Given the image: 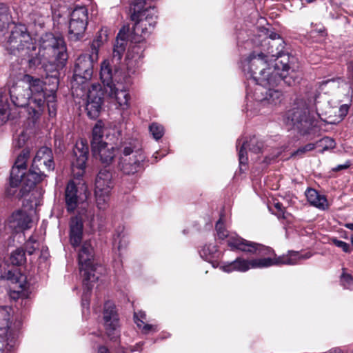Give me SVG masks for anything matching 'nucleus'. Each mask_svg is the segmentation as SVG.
<instances>
[{
	"label": "nucleus",
	"instance_id": "nucleus-20",
	"mask_svg": "<svg viewBox=\"0 0 353 353\" xmlns=\"http://www.w3.org/2000/svg\"><path fill=\"white\" fill-rule=\"evenodd\" d=\"M104 326L106 334L112 339L116 336L117 330L119 328V317L114 304L107 301L103 310Z\"/></svg>",
	"mask_w": 353,
	"mask_h": 353
},
{
	"label": "nucleus",
	"instance_id": "nucleus-5",
	"mask_svg": "<svg viewBox=\"0 0 353 353\" xmlns=\"http://www.w3.org/2000/svg\"><path fill=\"white\" fill-rule=\"evenodd\" d=\"M100 77L105 86V92L115 101L118 108L126 110L129 107L130 95L124 83H128V78L123 72L115 68L114 72L109 61L101 63Z\"/></svg>",
	"mask_w": 353,
	"mask_h": 353
},
{
	"label": "nucleus",
	"instance_id": "nucleus-40",
	"mask_svg": "<svg viewBox=\"0 0 353 353\" xmlns=\"http://www.w3.org/2000/svg\"><path fill=\"white\" fill-rule=\"evenodd\" d=\"M149 129L153 137L157 140L163 135V128L161 125L154 123L150 125Z\"/></svg>",
	"mask_w": 353,
	"mask_h": 353
},
{
	"label": "nucleus",
	"instance_id": "nucleus-52",
	"mask_svg": "<svg viewBox=\"0 0 353 353\" xmlns=\"http://www.w3.org/2000/svg\"><path fill=\"white\" fill-rule=\"evenodd\" d=\"M98 353H110V352L106 347L100 346L98 350Z\"/></svg>",
	"mask_w": 353,
	"mask_h": 353
},
{
	"label": "nucleus",
	"instance_id": "nucleus-2",
	"mask_svg": "<svg viewBox=\"0 0 353 353\" xmlns=\"http://www.w3.org/2000/svg\"><path fill=\"white\" fill-rule=\"evenodd\" d=\"M39 47L35 44L32 59L29 60V70H35L44 62L54 63L63 66L68 59L66 46L61 36L46 33L39 39Z\"/></svg>",
	"mask_w": 353,
	"mask_h": 353
},
{
	"label": "nucleus",
	"instance_id": "nucleus-17",
	"mask_svg": "<svg viewBox=\"0 0 353 353\" xmlns=\"http://www.w3.org/2000/svg\"><path fill=\"white\" fill-rule=\"evenodd\" d=\"M88 145L85 141L80 140L76 143L71 160L72 169L74 175L81 176L83 174L88 157Z\"/></svg>",
	"mask_w": 353,
	"mask_h": 353
},
{
	"label": "nucleus",
	"instance_id": "nucleus-51",
	"mask_svg": "<svg viewBox=\"0 0 353 353\" xmlns=\"http://www.w3.org/2000/svg\"><path fill=\"white\" fill-rule=\"evenodd\" d=\"M207 251H209V254H211L214 252H216V249L215 248L214 246H213L212 249V251H210V247L204 246L203 250H202L203 253L206 255L207 254Z\"/></svg>",
	"mask_w": 353,
	"mask_h": 353
},
{
	"label": "nucleus",
	"instance_id": "nucleus-56",
	"mask_svg": "<svg viewBox=\"0 0 353 353\" xmlns=\"http://www.w3.org/2000/svg\"><path fill=\"white\" fill-rule=\"evenodd\" d=\"M271 159H272L271 158H269V157H266L265 158V162L266 163H269L270 162Z\"/></svg>",
	"mask_w": 353,
	"mask_h": 353
},
{
	"label": "nucleus",
	"instance_id": "nucleus-49",
	"mask_svg": "<svg viewBox=\"0 0 353 353\" xmlns=\"http://www.w3.org/2000/svg\"><path fill=\"white\" fill-rule=\"evenodd\" d=\"M352 280V276L348 274L343 273L341 276V282L343 283L345 282L347 284H349V283H350Z\"/></svg>",
	"mask_w": 353,
	"mask_h": 353
},
{
	"label": "nucleus",
	"instance_id": "nucleus-55",
	"mask_svg": "<svg viewBox=\"0 0 353 353\" xmlns=\"http://www.w3.org/2000/svg\"><path fill=\"white\" fill-rule=\"evenodd\" d=\"M345 226L346 228L353 231V223H347Z\"/></svg>",
	"mask_w": 353,
	"mask_h": 353
},
{
	"label": "nucleus",
	"instance_id": "nucleus-4",
	"mask_svg": "<svg viewBox=\"0 0 353 353\" xmlns=\"http://www.w3.org/2000/svg\"><path fill=\"white\" fill-rule=\"evenodd\" d=\"M259 255V254H257ZM262 258L252 259L246 260L243 258H236L231 263H228L222 266V269L225 272L233 271L246 272L250 269L264 268L272 265H295L300 259L310 258V254H300L297 252H289L288 255L276 256L273 251L269 255L260 254Z\"/></svg>",
	"mask_w": 353,
	"mask_h": 353
},
{
	"label": "nucleus",
	"instance_id": "nucleus-42",
	"mask_svg": "<svg viewBox=\"0 0 353 353\" xmlns=\"http://www.w3.org/2000/svg\"><path fill=\"white\" fill-rule=\"evenodd\" d=\"M316 148L314 143H308L303 147H301L293 152L292 156H298L301 157L305 153L313 150Z\"/></svg>",
	"mask_w": 353,
	"mask_h": 353
},
{
	"label": "nucleus",
	"instance_id": "nucleus-6",
	"mask_svg": "<svg viewBox=\"0 0 353 353\" xmlns=\"http://www.w3.org/2000/svg\"><path fill=\"white\" fill-rule=\"evenodd\" d=\"M131 5V19L135 21L132 27L134 43H139L151 32L157 23V15L154 8H144L145 0H129Z\"/></svg>",
	"mask_w": 353,
	"mask_h": 353
},
{
	"label": "nucleus",
	"instance_id": "nucleus-30",
	"mask_svg": "<svg viewBox=\"0 0 353 353\" xmlns=\"http://www.w3.org/2000/svg\"><path fill=\"white\" fill-rule=\"evenodd\" d=\"M305 196L311 205L323 210L327 207L325 197L320 195L314 189L308 188L305 192Z\"/></svg>",
	"mask_w": 353,
	"mask_h": 353
},
{
	"label": "nucleus",
	"instance_id": "nucleus-43",
	"mask_svg": "<svg viewBox=\"0 0 353 353\" xmlns=\"http://www.w3.org/2000/svg\"><path fill=\"white\" fill-rule=\"evenodd\" d=\"M39 243L37 241L34 240L32 238H30V239L25 243V250L26 252L31 255L32 254L36 249L38 248Z\"/></svg>",
	"mask_w": 353,
	"mask_h": 353
},
{
	"label": "nucleus",
	"instance_id": "nucleus-48",
	"mask_svg": "<svg viewBox=\"0 0 353 353\" xmlns=\"http://www.w3.org/2000/svg\"><path fill=\"white\" fill-rule=\"evenodd\" d=\"M350 164L349 162H346L344 164L339 165L336 167L332 168V170L334 172H338L342 170H345L350 167Z\"/></svg>",
	"mask_w": 353,
	"mask_h": 353
},
{
	"label": "nucleus",
	"instance_id": "nucleus-16",
	"mask_svg": "<svg viewBox=\"0 0 353 353\" xmlns=\"http://www.w3.org/2000/svg\"><path fill=\"white\" fill-rule=\"evenodd\" d=\"M88 198L87 188L83 185L78 186L74 181H70L65 190V202L67 210L74 212L79 204H84Z\"/></svg>",
	"mask_w": 353,
	"mask_h": 353
},
{
	"label": "nucleus",
	"instance_id": "nucleus-19",
	"mask_svg": "<svg viewBox=\"0 0 353 353\" xmlns=\"http://www.w3.org/2000/svg\"><path fill=\"white\" fill-rule=\"evenodd\" d=\"M10 97L13 104L17 107H27L28 114L32 118V110L31 109L32 97L30 90L19 81L12 85L9 91Z\"/></svg>",
	"mask_w": 353,
	"mask_h": 353
},
{
	"label": "nucleus",
	"instance_id": "nucleus-35",
	"mask_svg": "<svg viewBox=\"0 0 353 353\" xmlns=\"http://www.w3.org/2000/svg\"><path fill=\"white\" fill-rule=\"evenodd\" d=\"M349 111V105L347 104H344L341 105L339 109L338 110L339 114L335 115L334 117L330 115L326 119H321V120L324 121L325 122L330 124H336L341 122L344 117L347 115Z\"/></svg>",
	"mask_w": 353,
	"mask_h": 353
},
{
	"label": "nucleus",
	"instance_id": "nucleus-37",
	"mask_svg": "<svg viewBox=\"0 0 353 353\" xmlns=\"http://www.w3.org/2000/svg\"><path fill=\"white\" fill-rule=\"evenodd\" d=\"M10 18L8 7L3 3H0V30L10 23Z\"/></svg>",
	"mask_w": 353,
	"mask_h": 353
},
{
	"label": "nucleus",
	"instance_id": "nucleus-31",
	"mask_svg": "<svg viewBox=\"0 0 353 353\" xmlns=\"http://www.w3.org/2000/svg\"><path fill=\"white\" fill-rule=\"evenodd\" d=\"M11 308L7 306L0 307V330L6 334H8L10 329L11 323L10 320Z\"/></svg>",
	"mask_w": 353,
	"mask_h": 353
},
{
	"label": "nucleus",
	"instance_id": "nucleus-32",
	"mask_svg": "<svg viewBox=\"0 0 353 353\" xmlns=\"http://www.w3.org/2000/svg\"><path fill=\"white\" fill-rule=\"evenodd\" d=\"M103 123L101 121H97L94 126L91 141L92 148H97L98 145L105 143L103 141Z\"/></svg>",
	"mask_w": 353,
	"mask_h": 353
},
{
	"label": "nucleus",
	"instance_id": "nucleus-23",
	"mask_svg": "<svg viewBox=\"0 0 353 353\" xmlns=\"http://www.w3.org/2000/svg\"><path fill=\"white\" fill-rule=\"evenodd\" d=\"M32 219L27 212L22 210L14 212L7 221V226L14 232L29 229Z\"/></svg>",
	"mask_w": 353,
	"mask_h": 353
},
{
	"label": "nucleus",
	"instance_id": "nucleus-10",
	"mask_svg": "<svg viewBox=\"0 0 353 353\" xmlns=\"http://www.w3.org/2000/svg\"><path fill=\"white\" fill-rule=\"evenodd\" d=\"M22 83L30 90L32 97L31 109L32 110V119L39 117L44 110L46 102L45 83L39 78L25 74L21 80Z\"/></svg>",
	"mask_w": 353,
	"mask_h": 353
},
{
	"label": "nucleus",
	"instance_id": "nucleus-36",
	"mask_svg": "<svg viewBox=\"0 0 353 353\" xmlns=\"http://www.w3.org/2000/svg\"><path fill=\"white\" fill-rule=\"evenodd\" d=\"M141 54V48L137 45H132L128 50L126 59L131 61V65H133L132 62L137 63L140 59Z\"/></svg>",
	"mask_w": 353,
	"mask_h": 353
},
{
	"label": "nucleus",
	"instance_id": "nucleus-24",
	"mask_svg": "<svg viewBox=\"0 0 353 353\" xmlns=\"http://www.w3.org/2000/svg\"><path fill=\"white\" fill-rule=\"evenodd\" d=\"M30 157L28 150H23L18 156L10 172V185L11 188L17 187L19 185L20 179L23 175L26 169V162Z\"/></svg>",
	"mask_w": 353,
	"mask_h": 353
},
{
	"label": "nucleus",
	"instance_id": "nucleus-34",
	"mask_svg": "<svg viewBox=\"0 0 353 353\" xmlns=\"http://www.w3.org/2000/svg\"><path fill=\"white\" fill-rule=\"evenodd\" d=\"M134 321L137 325L142 329V332L145 334H148L150 331H155L156 327L154 325L150 324H145L144 321L146 319V314L143 312H139L134 313Z\"/></svg>",
	"mask_w": 353,
	"mask_h": 353
},
{
	"label": "nucleus",
	"instance_id": "nucleus-14",
	"mask_svg": "<svg viewBox=\"0 0 353 353\" xmlns=\"http://www.w3.org/2000/svg\"><path fill=\"white\" fill-rule=\"evenodd\" d=\"M88 13L85 7H77L70 14L69 38L73 41L81 39L88 25Z\"/></svg>",
	"mask_w": 353,
	"mask_h": 353
},
{
	"label": "nucleus",
	"instance_id": "nucleus-1",
	"mask_svg": "<svg viewBox=\"0 0 353 353\" xmlns=\"http://www.w3.org/2000/svg\"><path fill=\"white\" fill-rule=\"evenodd\" d=\"M263 52H253L243 65V71L248 79L256 83L253 97L263 105H276L282 101V92L274 88L281 81L289 86L294 85L301 78L300 72L292 68L291 63L274 60V63L268 60Z\"/></svg>",
	"mask_w": 353,
	"mask_h": 353
},
{
	"label": "nucleus",
	"instance_id": "nucleus-44",
	"mask_svg": "<svg viewBox=\"0 0 353 353\" xmlns=\"http://www.w3.org/2000/svg\"><path fill=\"white\" fill-rule=\"evenodd\" d=\"M274 208L276 209L277 212L276 215L279 219H286L285 215V208L283 206L282 203L279 202H276L274 204Z\"/></svg>",
	"mask_w": 353,
	"mask_h": 353
},
{
	"label": "nucleus",
	"instance_id": "nucleus-18",
	"mask_svg": "<svg viewBox=\"0 0 353 353\" xmlns=\"http://www.w3.org/2000/svg\"><path fill=\"white\" fill-rule=\"evenodd\" d=\"M103 92L99 84H93L88 90L85 110L88 116L96 119L101 110Z\"/></svg>",
	"mask_w": 353,
	"mask_h": 353
},
{
	"label": "nucleus",
	"instance_id": "nucleus-38",
	"mask_svg": "<svg viewBox=\"0 0 353 353\" xmlns=\"http://www.w3.org/2000/svg\"><path fill=\"white\" fill-rule=\"evenodd\" d=\"M26 261L25 251L18 248L14 251L10 256V262L14 265H21Z\"/></svg>",
	"mask_w": 353,
	"mask_h": 353
},
{
	"label": "nucleus",
	"instance_id": "nucleus-26",
	"mask_svg": "<svg viewBox=\"0 0 353 353\" xmlns=\"http://www.w3.org/2000/svg\"><path fill=\"white\" fill-rule=\"evenodd\" d=\"M83 222L81 218L78 216H74L71 219L70 224V241L71 245L74 248L80 246L78 252H79L80 249L81 248L82 245L85 242H90L91 246H92L91 241L90 240L83 241V243L81 245L83 236ZM92 248V250H94L93 247ZM93 254H94V252Z\"/></svg>",
	"mask_w": 353,
	"mask_h": 353
},
{
	"label": "nucleus",
	"instance_id": "nucleus-33",
	"mask_svg": "<svg viewBox=\"0 0 353 353\" xmlns=\"http://www.w3.org/2000/svg\"><path fill=\"white\" fill-rule=\"evenodd\" d=\"M10 105L6 93H0V125L6 123L10 118Z\"/></svg>",
	"mask_w": 353,
	"mask_h": 353
},
{
	"label": "nucleus",
	"instance_id": "nucleus-21",
	"mask_svg": "<svg viewBox=\"0 0 353 353\" xmlns=\"http://www.w3.org/2000/svg\"><path fill=\"white\" fill-rule=\"evenodd\" d=\"M6 278L11 282L10 297L16 299L26 296L27 288L26 277L17 270H9L6 274Z\"/></svg>",
	"mask_w": 353,
	"mask_h": 353
},
{
	"label": "nucleus",
	"instance_id": "nucleus-47",
	"mask_svg": "<svg viewBox=\"0 0 353 353\" xmlns=\"http://www.w3.org/2000/svg\"><path fill=\"white\" fill-rule=\"evenodd\" d=\"M6 341L4 338L0 335V353H10L8 350H5Z\"/></svg>",
	"mask_w": 353,
	"mask_h": 353
},
{
	"label": "nucleus",
	"instance_id": "nucleus-57",
	"mask_svg": "<svg viewBox=\"0 0 353 353\" xmlns=\"http://www.w3.org/2000/svg\"><path fill=\"white\" fill-rule=\"evenodd\" d=\"M352 243L353 244V236L351 238Z\"/></svg>",
	"mask_w": 353,
	"mask_h": 353
},
{
	"label": "nucleus",
	"instance_id": "nucleus-39",
	"mask_svg": "<svg viewBox=\"0 0 353 353\" xmlns=\"http://www.w3.org/2000/svg\"><path fill=\"white\" fill-rule=\"evenodd\" d=\"M46 101L48 108L49 115L50 117L55 116L57 108L55 104L56 97L54 93L52 92L51 94H49L47 97H46Z\"/></svg>",
	"mask_w": 353,
	"mask_h": 353
},
{
	"label": "nucleus",
	"instance_id": "nucleus-53",
	"mask_svg": "<svg viewBox=\"0 0 353 353\" xmlns=\"http://www.w3.org/2000/svg\"><path fill=\"white\" fill-rule=\"evenodd\" d=\"M117 239H119V245H118V249L120 250L121 249V239H119V235L117 237V238H114V243H117Z\"/></svg>",
	"mask_w": 353,
	"mask_h": 353
},
{
	"label": "nucleus",
	"instance_id": "nucleus-27",
	"mask_svg": "<svg viewBox=\"0 0 353 353\" xmlns=\"http://www.w3.org/2000/svg\"><path fill=\"white\" fill-rule=\"evenodd\" d=\"M263 148V143L259 141L255 137L250 138L249 141L243 142L239 151V159L241 165H246L248 161L247 156V149L250 152L257 154L261 152Z\"/></svg>",
	"mask_w": 353,
	"mask_h": 353
},
{
	"label": "nucleus",
	"instance_id": "nucleus-45",
	"mask_svg": "<svg viewBox=\"0 0 353 353\" xmlns=\"http://www.w3.org/2000/svg\"><path fill=\"white\" fill-rule=\"evenodd\" d=\"M332 242L336 246L341 248L345 252H350V246L347 243L342 241L341 240H338L336 239H334L332 240Z\"/></svg>",
	"mask_w": 353,
	"mask_h": 353
},
{
	"label": "nucleus",
	"instance_id": "nucleus-29",
	"mask_svg": "<svg viewBox=\"0 0 353 353\" xmlns=\"http://www.w3.org/2000/svg\"><path fill=\"white\" fill-rule=\"evenodd\" d=\"M127 45V36L125 32L121 30L117 37L115 43L114 45L112 57L113 60L119 63L125 52Z\"/></svg>",
	"mask_w": 353,
	"mask_h": 353
},
{
	"label": "nucleus",
	"instance_id": "nucleus-25",
	"mask_svg": "<svg viewBox=\"0 0 353 353\" xmlns=\"http://www.w3.org/2000/svg\"><path fill=\"white\" fill-rule=\"evenodd\" d=\"M46 176L43 173V170H39L34 169L33 166L31 167L28 173L23 172L22 178L20 179L19 184L23 185V188L20 190L21 196H23L27 192H28L31 188L43 180Z\"/></svg>",
	"mask_w": 353,
	"mask_h": 353
},
{
	"label": "nucleus",
	"instance_id": "nucleus-46",
	"mask_svg": "<svg viewBox=\"0 0 353 353\" xmlns=\"http://www.w3.org/2000/svg\"><path fill=\"white\" fill-rule=\"evenodd\" d=\"M347 76L348 79L351 81L353 84V61H350L347 63Z\"/></svg>",
	"mask_w": 353,
	"mask_h": 353
},
{
	"label": "nucleus",
	"instance_id": "nucleus-13",
	"mask_svg": "<svg viewBox=\"0 0 353 353\" xmlns=\"http://www.w3.org/2000/svg\"><path fill=\"white\" fill-rule=\"evenodd\" d=\"M101 41L95 39L91 46V54H81L77 59L74 66V77L88 80L93 72V63L98 60V49Z\"/></svg>",
	"mask_w": 353,
	"mask_h": 353
},
{
	"label": "nucleus",
	"instance_id": "nucleus-28",
	"mask_svg": "<svg viewBox=\"0 0 353 353\" xmlns=\"http://www.w3.org/2000/svg\"><path fill=\"white\" fill-rule=\"evenodd\" d=\"M93 154L99 158L102 163L110 164L115 156V150L111 144L107 143L98 145L97 148H92Z\"/></svg>",
	"mask_w": 353,
	"mask_h": 353
},
{
	"label": "nucleus",
	"instance_id": "nucleus-50",
	"mask_svg": "<svg viewBox=\"0 0 353 353\" xmlns=\"http://www.w3.org/2000/svg\"><path fill=\"white\" fill-rule=\"evenodd\" d=\"M24 143H25V137L23 136V134H21L19 136V137L18 139L17 145L18 148H21L23 145Z\"/></svg>",
	"mask_w": 353,
	"mask_h": 353
},
{
	"label": "nucleus",
	"instance_id": "nucleus-7",
	"mask_svg": "<svg viewBox=\"0 0 353 353\" xmlns=\"http://www.w3.org/2000/svg\"><path fill=\"white\" fill-rule=\"evenodd\" d=\"M34 48L35 41L26 26L23 24L14 26L6 43L7 51L25 61L29 68V60L32 59Z\"/></svg>",
	"mask_w": 353,
	"mask_h": 353
},
{
	"label": "nucleus",
	"instance_id": "nucleus-41",
	"mask_svg": "<svg viewBox=\"0 0 353 353\" xmlns=\"http://www.w3.org/2000/svg\"><path fill=\"white\" fill-rule=\"evenodd\" d=\"M317 144L323 148V151L332 149L335 147V142L334 139L327 137L321 139L319 142H317Z\"/></svg>",
	"mask_w": 353,
	"mask_h": 353
},
{
	"label": "nucleus",
	"instance_id": "nucleus-9",
	"mask_svg": "<svg viewBox=\"0 0 353 353\" xmlns=\"http://www.w3.org/2000/svg\"><path fill=\"white\" fill-rule=\"evenodd\" d=\"M215 228L219 239H227L228 245L231 250H239L249 254L262 255H269L273 253V250L270 247L247 241L234 234H229L228 231L225 230L221 219L216 222Z\"/></svg>",
	"mask_w": 353,
	"mask_h": 353
},
{
	"label": "nucleus",
	"instance_id": "nucleus-12",
	"mask_svg": "<svg viewBox=\"0 0 353 353\" xmlns=\"http://www.w3.org/2000/svg\"><path fill=\"white\" fill-rule=\"evenodd\" d=\"M112 176L106 169L101 170L95 179L94 195L97 207L105 210L108 205L110 192L113 188Z\"/></svg>",
	"mask_w": 353,
	"mask_h": 353
},
{
	"label": "nucleus",
	"instance_id": "nucleus-22",
	"mask_svg": "<svg viewBox=\"0 0 353 353\" xmlns=\"http://www.w3.org/2000/svg\"><path fill=\"white\" fill-rule=\"evenodd\" d=\"M34 169L51 171L54 168L52 152L48 147L41 148L37 152L33 161L32 165Z\"/></svg>",
	"mask_w": 353,
	"mask_h": 353
},
{
	"label": "nucleus",
	"instance_id": "nucleus-8",
	"mask_svg": "<svg viewBox=\"0 0 353 353\" xmlns=\"http://www.w3.org/2000/svg\"><path fill=\"white\" fill-rule=\"evenodd\" d=\"M79 266L83 276V284L86 288L82 299V305L85 307L89 305L87 293L91 291L92 283L99 279V276L96 274L97 268L94 263L93 250L90 242H85L79 252Z\"/></svg>",
	"mask_w": 353,
	"mask_h": 353
},
{
	"label": "nucleus",
	"instance_id": "nucleus-3",
	"mask_svg": "<svg viewBox=\"0 0 353 353\" xmlns=\"http://www.w3.org/2000/svg\"><path fill=\"white\" fill-rule=\"evenodd\" d=\"M322 119L312 99H299L286 114L285 122L301 135L310 134Z\"/></svg>",
	"mask_w": 353,
	"mask_h": 353
},
{
	"label": "nucleus",
	"instance_id": "nucleus-15",
	"mask_svg": "<svg viewBox=\"0 0 353 353\" xmlns=\"http://www.w3.org/2000/svg\"><path fill=\"white\" fill-rule=\"evenodd\" d=\"M264 34L265 38L263 40L261 46L265 52V55H267L268 58L269 57L275 58L274 60H279V57L283 58V61L288 59V57L282 55L285 43L280 35L268 29L264 30Z\"/></svg>",
	"mask_w": 353,
	"mask_h": 353
},
{
	"label": "nucleus",
	"instance_id": "nucleus-54",
	"mask_svg": "<svg viewBox=\"0 0 353 353\" xmlns=\"http://www.w3.org/2000/svg\"><path fill=\"white\" fill-rule=\"evenodd\" d=\"M335 83V81L334 79H329L326 81H325L323 83L325 84H334Z\"/></svg>",
	"mask_w": 353,
	"mask_h": 353
},
{
	"label": "nucleus",
	"instance_id": "nucleus-11",
	"mask_svg": "<svg viewBox=\"0 0 353 353\" xmlns=\"http://www.w3.org/2000/svg\"><path fill=\"white\" fill-rule=\"evenodd\" d=\"M145 155L143 152L131 145H124L121 149L119 168L125 174H134L142 168Z\"/></svg>",
	"mask_w": 353,
	"mask_h": 353
}]
</instances>
